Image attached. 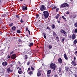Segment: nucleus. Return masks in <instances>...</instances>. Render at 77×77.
Returning <instances> with one entry per match:
<instances>
[{"instance_id":"5","label":"nucleus","mask_w":77,"mask_h":77,"mask_svg":"<svg viewBox=\"0 0 77 77\" xmlns=\"http://www.w3.org/2000/svg\"><path fill=\"white\" fill-rule=\"evenodd\" d=\"M16 57H17L16 56V54H14L11 56V58L12 59H15L16 58Z\"/></svg>"},{"instance_id":"21","label":"nucleus","mask_w":77,"mask_h":77,"mask_svg":"<svg viewBox=\"0 0 77 77\" xmlns=\"http://www.w3.org/2000/svg\"><path fill=\"white\" fill-rule=\"evenodd\" d=\"M33 45V43H31L29 45V47H31L32 46V45Z\"/></svg>"},{"instance_id":"61","label":"nucleus","mask_w":77,"mask_h":77,"mask_svg":"<svg viewBox=\"0 0 77 77\" xmlns=\"http://www.w3.org/2000/svg\"><path fill=\"white\" fill-rule=\"evenodd\" d=\"M75 59H76L75 57H74V60H75Z\"/></svg>"},{"instance_id":"37","label":"nucleus","mask_w":77,"mask_h":77,"mask_svg":"<svg viewBox=\"0 0 77 77\" xmlns=\"http://www.w3.org/2000/svg\"><path fill=\"white\" fill-rule=\"evenodd\" d=\"M53 35H54V36H56V35H56V33H55V32H53Z\"/></svg>"},{"instance_id":"1","label":"nucleus","mask_w":77,"mask_h":77,"mask_svg":"<svg viewBox=\"0 0 77 77\" xmlns=\"http://www.w3.org/2000/svg\"><path fill=\"white\" fill-rule=\"evenodd\" d=\"M43 15L44 16L45 18H47L49 16V13L48 11H44L43 12Z\"/></svg>"},{"instance_id":"4","label":"nucleus","mask_w":77,"mask_h":77,"mask_svg":"<svg viewBox=\"0 0 77 77\" xmlns=\"http://www.w3.org/2000/svg\"><path fill=\"white\" fill-rule=\"evenodd\" d=\"M60 32L61 33H63L64 35H66V33H67L64 29H61Z\"/></svg>"},{"instance_id":"55","label":"nucleus","mask_w":77,"mask_h":77,"mask_svg":"<svg viewBox=\"0 0 77 77\" xmlns=\"http://www.w3.org/2000/svg\"><path fill=\"white\" fill-rule=\"evenodd\" d=\"M14 53V52H13V51H12L11 52V54H13V53Z\"/></svg>"},{"instance_id":"36","label":"nucleus","mask_w":77,"mask_h":77,"mask_svg":"<svg viewBox=\"0 0 77 77\" xmlns=\"http://www.w3.org/2000/svg\"><path fill=\"white\" fill-rule=\"evenodd\" d=\"M25 59H28V57H27V55H26L25 56Z\"/></svg>"},{"instance_id":"2","label":"nucleus","mask_w":77,"mask_h":77,"mask_svg":"<svg viewBox=\"0 0 77 77\" xmlns=\"http://www.w3.org/2000/svg\"><path fill=\"white\" fill-rule=\"evenodd\" d=\"M56 64L53 63H52L50 65V67L51 68V69H53L54 70H55V68H56Z\"/></svg>"},{"instance_id":"41","label":"nucleus","mask_w":77,"mask_h":77,"mask_svg":"<svg viewBox=\"0 0 77 77\" xmlns=\"http://www.w3.org/2000/svg\"><path fill=\"white\" fill-rule=\"evenodd\" d=\"M58 11H59V8H56V12H58Z\"/></svg>"},{"instance_id":"56","label":"nucleus","mask_w":77,"mask_h":77,"mask_svg":"<svg viewBox=\"0 0 77 77\" xmlns=\"http://www.w3.org/2000/svg\"><path fill=\"white\" fill-rule=\"evenodd\" d=\"M72 37H71V36L69 37V39H71L72 38Z\"/></svg>"},{"instance_id":"25","label":"nucleus","mask_w":77,"mask_h":77,"mask_svg":"<svg viewBox=\"0 0 77 77\" xmlns=\"http://www.w3.org/2000/svg\"><path fill=\"white\" fill-rule=\"evenodd\" d=\"M59 72H61L62 71V69H61V68H59Z\"/></svg>"},{"instance_id":"6","label":"nucleus","mask_w":77,"mask_h":77,"mask_svg":"<svg viewBox=\"0 0 77 77\" xmlns=\"http://www.w3.org/2000/svg\"><path fill=\"white\" fill-rule=\"evenodd\" d=\"M22 10L23 11H25V10H27V6H22Z\"/></svg>"},{"instance_id":"27","label":"nucleus","mask_w":77,"mask_h":77,"mask_svg":"<svg viewBox=\"0 0 77 77\" xmlns=\"http://www.w3.org/2000/svg\"><path fill=\"white\" fill-rule=\"evenodd\" d=\"M57 7L56 6L52 8V10H54V9H56Z\"/></svg>"},{"instance_id":"8","label":"nucleus","mask_w":77,"mask_h":77,"mask_svg":"<svg viewBox=\"0 0 77 77\" xmlns=\"http://www.w3.org/2000/svg\"><path fill=\"white\" fill-rule=\"evenodd\" d=\"M72 64L74 66H76V65H77V64H76V63H75V60L72 61Z\"/></svg>"},{"instance_id":"54","label":"nucleus","mask_w":77,"mask_h":77,"mask_svg":"<svg viewBox=\"0 0 77 77\" xmlns=\"http://www.w3.org/2000/svg\"><path fill=\"white\" fill-rule=\"evenodd\" d=\"M57 22H58V23H60V20H57Z\"/></svg>"},{"instance_id":"23","label":"nucleus","mask_w":77,"mask_h":77,"mask_svg":"<svg viewBox=\"0 0 77 77\" xmlns=\"http://www.w3.org/2000/svg\"><path fill=\"white\" fill-rule=\"evenodd\" d=\"M65 38H63L62 39V42H64L65 41Z\"/></svg>"},{"instance_id":"22","label":"nucleus","mask_w":77,"mask_h":77,"mask_svg":"<svg viewBox=\"0 0 77 77\" xmlns=\"http://www.w3.org/2000/svg\"><path fill=\"white\" fill-rule=\"evenodd\" d=\"M8 72H11V69H10V68H8L7 69Z\"/></svg>"},{"instance_id":"62","label":"nucleus","mask_w":77,"mask_h":77,"mask_svg":"<svg viewBox=\"0 0 77 77\" xmlns=\"http://www.w3.org/2000/svg\"><path fill=\"white\" fill-rule=\"evenodd\" d=\"M56 38L58 39V37H56Z\"/></svg>"},{"instance_id":"47","label":"nucleus","mask_w":77,"mask_h":77,"mask_svg":"<svg viewBox=\"0 0 77 77\" xmlns=\"http://www.w3.org/2000/svg\"><path fill=\"white\" fill-rule=\"evenodd\" d=\"M44 38H45V39H46L47 38V37H46V35H44Z\"/></svg>"},{"instance_id":"53","label":"nucleus","mask_w":77,"mask_h":77,"mask_svg":"<svg viewBox=\"0 0 77 77\" xmlns=\"http://www.w3.org/2000/svg\"><path fill=\"white\" fill-rule=\"evenodd\" d=\"M30 68H29L28 69V71H30Z\"/></svg>"},{"instance_id":"59","label":"nucleus","mask_w":77,"mask_h":77,"mask_svg":"<svg viewBox=\"0 0 77 77\" xmlns=\"http://www.w3.org/2000/svg\"><path fill=\"white\" fill-rule=\"evenodd\" d=\"M2 3V1L1 0H0V4Z\"/></svg>"},{"instance_id":"40","label":"nucleus","mask_w":77,"mask_h":77,"mask_svg":"<svg viewBox=\"0 0 77 77\" xmlns=\"http://www.w3.org/2000/svg\"><path fill=\"white\" fill-rule=\"evenodd\" d=\"M69 12H67L65 14L67 15H69Z\"/></svg>"},{"instance_id":"43","label":"nucleus","mask_w":77,"mask_h":77,"mask_svg":"<svg viewBox=\"0 0 77 77\" xmlns=\"http://www.w3.org/2000/svg\"><path fill=\"white\" fill-rule=\"evenodd\" d=\"M30 65V61L28 62L27 63V65Z\"/></svg>"},{"instance_id":"63","label":"nucleus","mask_w":77,"mask_h":77,"mask_svg":"<svg viewBox=\"0 0 77 77\" xmlns=\"http://www.w3.org/2000/svg\"><path fill=\"white\" fill-rule=\"evenodd\" d=\"M23 0H20V2H22Z\"/></svg>"},{"instance_id":"9","label":"nucleus","mask_w":77,"mask_h":77,"mask_svg":"<svg viewBox=\"0 0 77 77\" xmlns=\"http://www.w3.org/2000/svg\"><path fill=\"white\" fill-rule=\"evenodd\" d=\"M76 38L75 36V34H73L72 36V39H75Z\"/></svg>"},{"instance_id":"7","label":"nucleus","mask_w":77,"mask_h":77,"mask_svg":"<svg viewBox=\"0 0 77 77\" xmlns=\"http://www.w3.org/2000/svg\"><path fill=\"white\" fill-rule=\"evenodd\" d=\"M38 72L37 73V76L38 77H39L41 76V73L42 72V71L41 70L38 71Z\"/></svg>"},{"instance_id":"34","label":"nucleus","mask_w":77,"mask_h":77,"mask_svg":"<svg viewBox=\"0 0 77 77\" xmlns=\"http://www.w3.org/2000/svg\"><path fill=\"white\" fill-rule=\"evenodd\" d=\"M74 44H77V40H75L74 42Z\"/></svg>"},{"instance_id":"38","label":"nucleus","mask_w":77,"mask_h":77,"mask_svg":"<svg viewBox=\"0 0 77 77\" xmlns=\"http://www.w3.org/2000/svg\"><path fill=\"white\" fill-rule=\"evenodd\" d=\"M62 18H63V20H66V18H65L64 16H62Z\"/></svg>"},{"instance_id":"24","label":"nucleus","mask_w":77,"mask_h":77,"mask_svg":"<svg viewBox=\"0 0 77 77\" xmlns=\"http://www.w3.org/2000/svg\"><path fill=\"white\" fill-rule=\"evenodd\" d=\"M48 48L49 49H51V48H52V46L51 45H50L48 47Z\"/></svg>"},{"instance_id":"48","label":"nucleus","mask_w":77,"mask_h":77,"mask_svg":"<svg viewBox=\"0 0 77 77\" xmlns=\"http://www.w3.org/2000/svg\"><path fill=\"white\" fill-rule=\"evenodd\" d=\"M43 34L44 35V36L46 35V33L44 32L43 33Z\"/></svg>"},{"instance_id":"60","label":"nucleus","mask_w":77,"mask_h":77,"mask_svg":"<svg viewBox=\"0 0 77 77\" xmlns=\"http://www.w3.org/2000/svg\"><path fill=\"white\" fill-rule=\"evenodd\" d=\"M75 54H77V51H76L75 52Z\"/></svg>"},{"instance_id":"14","label":"nucleus","mask_w":77,"mask_h":77,"mask_svg":"<svg viewBox=\"0 0 77 77\" xmlns=\"http://www.w3.org/2000/svg\"><path fill=\"white\" fill-rule=\"evenodd\" d=\"M51 27L52 29H54V28H55V25L53 24L51 26Z\"/></svg>"},{"instance_id":"46","label":"nucleus","mask_w":77,"mask_h":77,"mask_svg":"<svg viewBox=\"0 0 77 77\" xmlns=\"http://www.w3.org/2000/svg\"><path fill=\"white\" fill-rule=\"evenodd\" d=\"M26 31H28V30H29V28L27 27H26Z\"/></svg>"},{"instance_id":"26","label":"nucleus","mask_w":77,"mask_h":77,"mask_svg":"<svg viewBox=\"0 0 77 77\" xmlns=\"http://www.w3.org/2000/svg\"><path fill=\"white\" fill-rule=\"evenodd\" d=\"M29 75H32V74H33V72H32V71H30L29 72Z\"/></svg>"},{"instance_id":"19","label":"nucleus","mask_w":77,"mask_h":77,"mask_svg":"<svg viewBox=\"0 0 77 77\" xmlns=\"http://www.w3.org/2000/svg\"><path fill=\"white\" fill-rule=\"evenodd\" d=\"M18 73L20 74H22V70H18Z\"/></svg>"},{"instance_id":"17","label":"nucleus","mask_w":77,"mask_h":77,"mask_svg":"<svg viewBox=\"0 0 77 77\" xmlns=\"http://www.w3.org/2000/svg\"><path fill=\"white\" fill-rule=\"evenodd\" d=\"M65 70L67 72V71H68L69 70V68H68V67H66V69H65Z\"/></svg>"},{"instance_id":"31","label":"nucleus","mask_w":77,"mask_h":77,"mask_svg":"<svg viewBox=\"0 0 77 77\" xmlns=\"http://www.w3.org/2000/svg\"><path fill=\"white\" fill-rule=\"evenodd\" d=\"M75 27H77V23H75L74 24Z\"/></svg>"},{"instance_id":"58","label":"nucleus","mask_w":77,"mask_h":77,"mask_svg":"<svg viewBox=\"0 0 77 77\" xmlns=\"http://www.w3.org/2000/svg\"><path fill=\"white\" fill-rule=\"evenodd\" d=\"M19 70H21V68H20L19 69Z\"/></svg>"},{"instance_id":"50","label":"nucleus","mask_w":77,"mask_h":77,"mask_svg":"<svg viewBox=\"0 0 77 77\" xmlns=\"http://www.w3.org/2000/svg\"><path fill=\"white\" fill-rule=\"evenodd\" d=\"M28 32L29 35H30V32L29 30H28Z\"/></svg>"},{"instance_id":"35","label":"nucleus","mask_w":77,"mask_h":77,"mask_svg":"<svg viewBox=\"0 0 77 77\" xmlns=\"http://www.w3.org/2000/svg\"><path fill=\"white\" fill-rule=\"evenodd\" d=\"M38 17H39V14H36V18H38Z\"/></svg>"},{"instance_id":"57","label":"nucleus","mask_w":77,"mask_h":77,"mask_svg":"<svg viewBox=\"0 0 77 77\" xmlns=\"http://www.w3.org/2000/svg\"><path fill=\"white\" fill-rule=\"evenodd\" d=\"M8 58H9V59H10V58H11V56H9L8 57Z\"/></svg>"},{"instance_id":"52","label":"nucleus","mask_w":77,"mask_h":77,"mask_svg":"<svg viewBox=\"0 0 77 77\" xmlns=\"http://www.w3.org/2000/svg\"><path fill=\"white\" fill-rule=\"evenodd\" d=\"M47 77H50V75H47Z\"/></svg>"},{"instance_id":"51","label":"nucleus","mask_w":77,"mask_h":77,"mask_svg":"<svg viewBox=\"0 0 77 77\" xmlns=\"http://www.w3.org/2000/svg\"><path fill=\"white\" fill-rule=\"evenodd\" d=\"M54 77H58V76H57V75H54Z\"/></svg>"},{"instance_id":"64","label":"nucleus","mask_w":77,"mask_h":77,"mask_svg":"<svg viewBox=\"0 0 77 77\" xmlns=\"http://www.w3.org/2000/svg\"><path fill=\"white\" fill-rule=\"evenodd\" d=\"M49 29V27H47V29Z\"/></svg>"},{"instance_id":"10","label":"nucleus","mask_w":77,"mask_h":77,"mask_svg":"<svg viewBox=\"0 0 77 77\" xmlns=\"http://www.w3.org/2000/svg\"><path fill=\"white\" fill-rule=\"evenodd\" d=\"M64 57L66 60H68V57H67V55H66V53L64 54Z\"/></svg>"},{"instance_id":"42","label":"nucleus","mask_w":77,"mask_h":77,"mask_svg":"<svg viewBox=\"0 0 77 77\" xmlns=\"http://www.w3.org/2000/svg\"><path fill=\"white\" fill-rule=\"evenodd\" d=\"M20 22H21V23H24V22L23 21V20L22 19H21Z\"/></svg>"},{"instance_id":"13","label":"nucleus","mask_w":77,"mask_h":77,"mask_svg":"<svg viewBox=\"0 0 77 77\" xmlns=\"http://www.w3.org/2000/svg\"><path fill=\"white\" fill-rule=\"evenodd\" d=\"M64 6L65 8H68L69 6V5L67 3H64Z\"/></svg>"},{"instance_id":"28","label":"nucleus","mask_w":77,"mask_h":77,"mask_svg":"<svg viewBox=\"0 0 77 77\" xmlns=\"http://www.w3.org/2000/svg\"><path fill=\"white\" fill-rule=\"evenodd\" d=\"M17 32L18 33H21V31L20 30H17Z\"/></svg>"},{"instance_id":"20","label":"nucleus","mask_w":77,"mask_h":77,"mask_svg":"<svg viewBox=\"0 0 77 77\" xmlns=\"http://www.w3.org/2000/svg\"><path fill=\"white\" fill-rule=\"evenodd\" d=\"M9 26H10V27H12L14 26V23H11L10 24Z\"/></svg>"},{"instance_id":"44","label":"nucleus","mask_w":77,"mask_h":77,"mask_svg":"<svg viewBox=\"0 0 77 77\" xmlns=\"http://www.w3.org/2000/svg\"><path fill=\"white\" fill-rule=\"evenodd\" d=\"M18 41H19V42H22V41L21 40V39H19L18 40Z\"/></svg>"},{"instance_id":"39","label":"nucleus","mask_w":77,"mask_h":77,"mask_svg":"<svg viewBox=\"0 0 77 77\" xmlns=\"http://www.w3.org/2000/svg\"><path fill=\"white\" fill-rule=\"evenodd\" d=\"M75 33H77V29H75Z\"/></svg>"},{"instance_id":"15","label":"nucleus","mask_w":77,"mask_h":77,"mask_svg":"<svg viewBox=\"0 0 77 77\" xmlns=\"http://www.w3.org/2000/svg\"><path fill=\"white\" fill-rule=\"evenodd\" d=\"M59 16H60L59 14H57V15L55 17L56 19H58V18H59Z\"/></svg>"},{"instance_id":"16","label":"nucleus","mask_w":77,"mask_h":77,"mask_svg":"<svg viewBox=\"0 0 77 77\" xmlns=\"http://www.w3.org/2000/svg\"><path fill=\"white\" fill-rule=\"evenodd\" d=\"M12 29L13 30H15L16 29V27L15 26H13L12 27Z\"/></svg>"},{"instance_id":"45","label":"nucleus","mask_w":77,"mask_h":77,"mask_svg":"<svg viewBox=\"0 0 77 77\" xmlns=\"http://www.w3.org/2000/svg\"><path fill=\"white\" fill-rule=\"evenodd\" d=\"M16 17L17 18H20V16L18 15H16Z\"/></svg>"},{"instance_id":"3","label":"nucleus","mask_w":77,"mask_h":77,"mask_svg":"<svg viewBox=\"0 0 77 77\" xmlns=\"http://www.w3.org/2000/svg\"><path fill=\"white\" fill-rule=\"evenodd\" d=\"M46 7L44 5H42V7L40 8V10L41 11H44V10H45Z\"/></svg>"},{"instance_id":"11","label":"nucleus","mask_w":77,"mask_h":77,"mask_svg":"<svg viewBox=\"0 0 77 77\" xmlns=\"http://www.w3.org/2000/svg\"><path fill=\"white\" fill-rule=\"evenodd\" d=\"M58 60L59 62L60 63H62V60L61 58H59L58 59Z\"/></svg>"},{"instance_id":"12","label":"nucleus","mask_w":77,"mask_h":77,"mask_svg":"<svg viewBox=\"0 0 77 77\" xmlns=\"http://www.w3.org/2000/svg\"><path fill=\"white\" fill-rule=\"evenodd\" d=\"M61 7H60V8L61 9L62 8H65V4H61Z\"/></svg>"},{"instance_id":"32","label":"nucleus","mask_w":77,"mask_h":77,"mask_svg":"<svg viewBox=\"0 0 77 77\" xmlns=\"http://www.w3.org/2000/svg\"><path fill=\"white\" fill-rule=\"evenodd\" d=\"M8 65V63L7 62L5 61V66H6V65Z\"/></svg>"},{"instance_id":"33","label":"nucleus","mask_w":77,"mask_h":77,"mask_svg":"<svg viewBox=\"0 0 77 77\" xmlns=\"http://www.w3.org/2000/svg\"><path fill=\"white\" fill-rule=\"evenodd\" d=\"M31 69L32 71H33H33H34V70H35V69L33 67H32V66H31Z\"/></svg>"},{"instance_id":"18","label":"nucleus","mask_w":77,"mask_h":77,"mask_svg":"<svg viewBox=\"0 0 77 77\" xmlns=\"http://www.w3.org/2000/svg\"><path fill=\"white\" fill-rule=\"evenodd\" d=\"M51 72V70H49L47 71V74H50Z\"/></svg>"},{"instance_id":"49","label":"nucleus","mask_w":77,"mask_h":77,"mask_svg":"<svg viewBox=\"0 0 77 77\" xmlns=\"http://www.w3.org/2000/svg\"><path fill=\"white\" fill-rule=\"evenodd\" d=\"M61 19H62V17H60L59 18V20H60L59 21H60V20H61Z\"/></svg>"},{"instance_id":"30","label":"nucleus","mask_w":77,"mask_h":77,"mask_svg":"<svg viewBox=\"0 0 77 77\" xmlns=\"http://www.w3.org/2000/svg\"><path fill=\"white\" fill-rule=\"evenodd\" d=\"M5 62H3L2 63V65H3V66H5Z\"/></svg>"},{"instance_id":"29","label":"nucleus","mask_w":77,"mask_h":77,"mask_svg":"<svg viewBox=\"0 0 77 77\" xmlns=\"http://www.w3.org/2000/svg\"><path fill=\"white\" fill-rule=\"evenodd\" d=\"M73 18H75V17H76V15L75 14H73Z\"/></svg>"}]
</instances>
